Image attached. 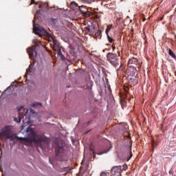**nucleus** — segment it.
<instances>
[{"label": "nucleus", "instance_id": "nucleus-1", "mask_svg": "<svg viewBox=\"0 0 176 176\" xmlns=\"http://www.w3.org/2000/svg\"><path fill=\"white\" fill-rule=\"evenodd\" d=\"M28 132H30L29 138H19L17 135L13 134L12 131L6 128L0 132V137H5L6 140H10V141H14L16 138L17 140H22V141H26L27 142H41L42 141V136L35 133L32 129L28 128L27 133Z\"/></svg>", "mask_w": 176, "mask_h": 176}, {"label": "nucleus", "instance_id": "nucleus-2", "mask_svg": "<svg viewBox=\"0 0 176 176\" xmlns=\"http://www.w3.org/2000/svg\"><path fill=\"white\" fill-rule=\"evenodd\" d=\"M50 39L52 41V43L54 45V50L57 53L58 56H60L62 60H65V56L63 55V52H61V46H60V42L56 38L55 36L51 34Z\"/></svg>", "mask_w": 176, "mask_h": 176}, {"label": "nucleus", "instance_id": "nucleus-3", "mask_svg": "<svg viewBox=\"0 0 176 176\" xmlns=\"http://www.w3.org/2000/svg\"><path fill=\"white\" fill-rule=\"evenodd\" d=\"M107 59L116 68L119 67L120 58L118 54L113 52H109L107 54Z\"/></svg>", "mask_w": 176, "mask_h": 176}, {"label": "nucleus", "instance_id": "nucleus-4", "mask_svg": "<svg viewBox=\"0 0 176 176\" xmlns=\"http://www.w3.org/2000/svg\"><path fill=\"white\" fill-rule=\"evenodd\" d=\"M33 32L36 35H39L40 36H47L48 38H50L52 36V34L44 28L41 26L35 27V24L33 25Z\"/></svg>", "mask_w": 176, "mask_h": 176}, {"label": "nucleus", "instance_id": "nucleus-5", "mask_svg": "<svg viewBox=\"0 0 176 176\" xmlns=\"http://www.w3.org/2000/svg\"><path fill=\"white\" fill-rule=\"evenodd\" d=\"M138 72H140V69L135 66H129L126 69V74L129 76H138Z\"/></svg>", "mask_w": 176, "mask_h": 176}, {"label": "nucleus", "instance_id": "nucleus-6", "mask_svg": "<svg viewBox=\"0 0 176 176\" xmlns=\"http://www.w3.org/2000/svg\"><path fill=\"white\" fill-rule=\"evenodd\" d=\"M128 67H135L140 69L141 68V62L137 58L133 57L129 60Z\"/></svg>", "mask_w": 176, "mask_h": 176}, {"label": "nucleus", "instance_id": "nucleus-7", "mask_svg": "<svg viewBox=\"0 0 176 176\" xmlns=\"http://www.w3.org/2000/svg\"><path fill=\"white\" fill-rule=\"evenodd\" d=\"M118 156L120 160H126L129 162V160L133 157V154H131V148H129V151H128L126 153H119Z\"/></svg>", "mask_w": 176, "mask_h": 176}, {"label": "nucleus", "instance_id": "nucleus-8", "mask_svg": "<svg viewBox=\"0 0 176 176\" xmlns=\"http://www.w3.org/2000/svg\"><path fill=\"white\" fill-rule=\"evenodd\" d=\"M111 171V176H122V166H113Z\"/></svg>", "mask_w": 176, "mask_h": 176}, {"label": "nucleus", "instance_id": "nucleus-9", "mask_svg": "<svg viewBox=\"0 0 176 176\" xmlns=\"http://www.w3.org/2000/svg\"><path fill=\"white\" fill-rule=\"evenodd\" d=\"M17 109H18V112L19 113V121H17V123H20V122H21V120L23 119V118H24V116H25V113H28V109H24V107H23V106L17 107Z\"/></svg>", "mask_w": 176, "mask_h": 176}, {"label": "nucleus", "instance_id": "nucleus-10", "mask_svg": "<svg viewBox=\"0 0 176 176\" xmlns=\"http://www.w3.org/2000/svg\"><path fill=\"white\" fill-rule=\"evenodd\" d=\"M129 82L130 86H135L138 83V76H131Z\"/></svg>", "mask_w": 176, "mask_h": 176}, {"label": "nucleus", "instance_id": "nucleus-11", "mask_svg": "<svg viewBox=\"0 0 176 176\" xmlns=\"http://www.w3.org/2000/svg\"><path fill=\"white\" fill-rule=\"evenodd\" d=\"M27 52L29 55L30 58H32L34 57V54H36V48L35 47V46L29 47L27 50Z\"/></svg>", "mask_w": 176, "mask_h": 176}, {"label": "nucleus", "instance_id": "nucleus-12", "mask_svg": "<svg viewBox=\"0 0 176 176\" xmlns=\"http://www.w3.org/2000/svg\"><path fill=\"white\" fill-rule=\"evenodd\" d=\"M64 152V146L58 144L56 148V155L58 156V153Z\"/></svg>", "mask_w": 176, "mask_h": 176}, {"label": "nucleus", "instance_id": "nucleus-13", "mask_svg": "<svg viewBox=\"0 0 176 176\" xmlns=\"http://www.w3.org/2000/svg\"><path fill=\"white\" fill-rule=\"evenodd\" d=\"M80 12H81L82 14H84L87 10V8H86V6H81L79 7Z\"/></svg>", "mask_w": 176, "mask_h": 176}, {"label": "nucleus", "instance_id": "nucleus-14", "mask_svg": "<svg viewBox=\"0 0 176 176\" xmlns=\"http://www.w3.org/2000/svg\"><path fill=\"white\" fill-rule=\"evenodd\" d=\"M112 27H113V25L110 24L109 26H107V29H106V34L108 36V34H109V32L111 31V30H112Z\"/></svg>", "mask_w": 176, "mask_h": 176}, {"label": "nucleus", "instance_id": "nucleus-15", "mask_svg": "<svg viewBox=\"0 0 176 176\" xmlns=\"http://www.w3.org/2000/svg\"><path fill=\"white\" fill-rule=\"evenodd\" d=\"M168 54H169V56H170V57H173V58H175V60H176L175 54H174L173 50H171V49H170V48L168 49Z\"/></svg>", "mask_w": 176, "mask_h": 176}, {"label": "nucleus", "instance_id": "nucleus-16", "mask_svg": "<svg viewBox=\"0 0 176 176\" xmlns=\"http://www.w3.org/2000/svg\"><path fill=\"white\" fill-rule=\"evenodd\" d=\"M82 16L84 17H90L91 16V12H89L87 10L82 14Z\"/></svg>", "mask_w": 176, "mask_h": 176}, {"label": "nucleus", "instance_id": "nucleus-17", "mask_svg": "<svg viewBox=\"0 0 176 176\" xmlns=\"http://www.w3.org/2000/svg\"><path fill=\"white\" fill-rule=\"evenodd\" d=\"M107 39H108L109 42L110 43H112V42H113V38H112V37L109 36V34L107 35Z\"/></svg>", "mask_w": 176, "mask_h": 176}, {"label": "nucleus", "instance_id": "nucleus-18", "mask_svg": "<svg viewBox=\"0 0 176 176\" xmlns=\"http://www.w3.org/2000/svg\"><path fill=\"white\" fill-rule=\"evenodd\" d=\"M96 36H101V30H98L96 33H95Z\"/></svg>", "mask_w": 176, "mask_h": 176}, {"label": "nucleus", "instance_id": "nucleus-19", "mask_svg": "<svg viewBox=\"0 0 176 176\" xmlns=\"http://www.w3.org/2000/svg\"><path fill=\"white\" fill-rule=\"evenodd\" d=\"M38 105H42V103H41V102H36V103H34L33 104H32V107H38Z\"/></svg>", "mask_w": 176, "mask_h": 176}, {"label": "nucleus", "instance_id": "nucleus-20", "mask_svg": "<svg viewBox=\"0 0 176 176\" xmlns=\"http://www.w3.org/2000/svg\"><path fill=\"white\" fill-rule=\"evenodd\" d=\"M124 91H126V93H128V92H129V87L124 86Z\"/></svg>", "mask_w": 176, "mask_h": 176}, {"label": "nucleus", "instance_id": "nucleus-21", "mask_svg": "<svg viewBox=\"0 0 176 176\" xmlns=\"http://www.w3.org/2000/svg\"><path fill=\"white\" fill-rule=\"evenodd\" d=\"M52 23L53 24H56V23H57V20H56V19H52Z\"/></svg>", "mask_w": 176, "mask_h": 176}, {"label": "nucleus", "instance_id": "nucleus-22", "mask_svg": "<svg viewBox=\"0 0 176 176\" xmlns=\"http://www.w3.org/2000/svg\"><path fill=\"white\" fill-rule=\"evenodd\" d=\"M85 30L87 32H90V28L89 27H85Z\"/></svg>", "mask_w": 176, "mask_h": 176}, {"label": "nucleus", "instance_id": "nucleus-23", "mask_svg": "<svg viewBox=\"0 0 176 176\" xmlns=\"http://www.w3.org/2000/svg\"><path fill=\"white\" fill-rule=\"evenodd\" d=\"M123 66V64L121 63L120 67L118 69H117V71H119V69H122V67Z\"/></svg>", "mask_w": 176, "mask_h": 176}, {"label": "nucleus", "instance_id": "nucleus-24", "mask_svg": "<svg viewBox=\"0 0 176 176\" xmlns=\"http://www.w3.org/2000/svg\"><path fill=\"white\" fill-rule=\"evenodd\" d=\"M123 170H127V165L123 166Z\"/></svg>", "mask_w": 176, "mask_h": 176}, {"label": "nucleus", "instance_id": "nucleus-25", "mask_svg": "<svg viewBox=\"0 0 176 176\" xmlns=\"http://www.w3.org/2000/svg\"><path fill=\"white\" fill-rule=\"evenodd\" d=\"M153 144H155V142L152 141L151 145L153 146V151H155V148L153 147Z\"/></svg>", "mask_w": 176, "mask_h": 176}, {"label": "nucleus", "instance_id": "nucleus-26", "mask_svg": "<svg viewBox=\"0 0 176 176\" xmlns=\"http://www.w3.org/2000/svg\"><path fill=\"white\" fill-rule=\"evenodd\" d=\"M35 43H36V45H39V41L36 40Z\"/></svg>", "mask_w": 176, "mask_h": 176}, {"label": "nucleus", "instance_id": "nucleus-27", "mask_svg": "<svg viewBox=\"0 0 176 176\" xmlns=\"http://www.w3.org/2000/svg\"><path fill=\"white\" fill-rule=\"evenodd\" d=\"M31 3H35V0H31Z\"/></svg>", "mask_w": 176, "mask_h": 176}, {"label": "nucleus", "instance_id": "nucleus-28", "mask_svg": "<svg viewBox=\"0 0 176 176\" xmlns=\"http://www.w3.org/2000/svg\"><path fill=\"white\" fill-rule=\"evenodd\" d=\"M96 19H100V16H98V14H96Z\"/></svg>", "mask_w": 176, "mask_h": 176}, {"label": "nucleus", "instance_id": "nucleus-29", "mask_svg": "<svg viewBox=\"0 0 176 176\" xmlns=\"http://www.w3.org/2000/svg\"><path fill=\"white\" fill-rule=\"evenodd\" d=\"M112 48H113V50H115V49H116V47L114 45H112Z\"/></svg>", "mask_w": 176, "mask_h": 176}, {"label": "nucleus", "instance_id": "nucleus-30", "mask_svg": "<svg viewBox=\"0 0 176 176\" xmlns=\"http://www.w3.org/2000/svg\"><path fill=\"white\" fill-rule=\"evenodd\" d=\"M72 3H74V5H75L76 6H78V4H77L76 3L72 2Z\"/></svg>", "mask_w": 176, "mask_h": 176}, {"label": "nucleus", "instance_id": "nucleus-31", "mask_svg": "<svg viewBox=\"0 0 176 176\" xmlns=\"http://www.w3.org/2000/svg\"><path fill=\"white\" fill-rule=\"evenodd\" d=\"M26 123H30V118L28 119V121H26Z\"/></svg>", "mask_w": 176, "mask_h": 176}, {"label": "nucleus", "instance_id": "nucleus-32", "mask_svg": "<svg viewBox=\"0 0 176 176\" xmlns=\"http://www.w3.org/2000/svg\"><path fill=\"white\" fill-rule=\"evenodd\" d=\"M127 134H128L127 138H129L130 137V133H127Z\"/></svg>", "mask_w": 176, "mask_h": 176}, {"label": "nucleus", "instance_id": "nucleus-33", "mask_svg": "<svg viewBox=\"0 0 176 176\" xmlns=\"http://www.w3.org/2000/svg\"><path fill=\"white\" fill-rule=\"evenodd\" d=\"M23 123H25H25H27V122H25V121H23Z\"/></svg>", "mask_w": 176, "mask_h": 176}, {"label": "nucleus", "instance_id": "nucleus-34", "mask_svg": "<svg viewBox=\"0 0 176 176\" xmlns=\"http://www.w3.org/2000/svg\"><path fill=\"white\" fill-rule=\"evenodd\" d=\"M2 176H3V175H2Z\"/></svg>", "mask_w": 176, "mask_h": 176}]
</instances>
